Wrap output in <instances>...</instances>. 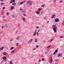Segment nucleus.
Instances as JSON below:
<instances>
[{"label": "nucleus", "instance_id": "42", "mask_svg": "<svg viewBox=\"0 0 64 64\" xmlns=\"http://www.w3.org/2000/svg\"><path fill=\"white\" fill-rule=\"evenodd\" d=\"M0 1H3L4 0H0Z\"/></svg>", "mask_w": 64, "mask_h": 64}, {"label": "nucleus", "instance_id": "20", "mask_svg": "<svg viewBox=\"0 0 64 64\" xmlns=\"http://www.w3.org/2000/svg\"><path fill=\"white\" fill-rule=\"evenodd\" d=\"M3 54L4 55H5L6 54V53L5 52H4V53H3Z\"/></svg>", "mask_w": 64, "mask_h": 64}, {"label": "nucleus", "instance_id": "53", "mask_svg": "<svg viewBox=\"0 0 64 64\" xmlns=\"http://www.w3.org/2000/svg\"><path fill=\"white\" fill-rule=\"evenodd\" d=\"M55 61H57V60H55Z\"/></svg>", "mask_w": 64, "mask_h": 64}, {"label": "nucleus", "instance_id": "45", "mask_svg": "<svg viewBox=\"0 0 64 64\" xmlns=\"http://www.w3.org/2000/svg\"><path fill=\"white\" fill-rule=\"evenodd\" d=\"M48 46V48H50V46Z\"/></svg>", "mask_w": 64, "mask_h": 64}, {"label": "nucleus", "instance_id": "48", "mask_svg": "<svg viewBox=\"0 0 64 64\" xmlns=\"http://www.w3.org/2000/svg\"><path fill=\"white\" fill-rule=\"evenodd\" d=\"M39 31H40V30H38V32H39Z\"/></svg>", "mask_w": 64, "mask_h": 64}, {"label": "nucleus", "instance_id": "19", "mask_svg": "<svg viewBox=\"0 0 64 64\" xmlns=\"http://www.w3.org/2000/svg\"><path fill=\"white\" fill-rule=\"evenodd\" d=\"M13 49H14V48H13V47H12V48H11L10 49L11 50H13Z\"/></svg>", "mask_w": 64, "mask_h": 64}, {"label": "nucleus", "instance_id": "28", "mask_svg": "<svg viewBox=\"0 0 64 64\" xmlns=\"http://www.w3.org/2000/svg\"><path fill=\"white\" fill-rule=\"evenodd\" d=\"M50 61H52V58H51L50 59Z\"/></svg>", "mask_w": 64, "mask_h": 64}, {"label": "nucleus", "instance_id": "32", "mask_svg": "<svg viewBox=\"0 0 64 64\" xmlns=\"http://www.w3.org/2000/svg\"><path fill=\"white\" fill-rule=\"evenodd\" d=\"M45 6V5L44 4V5H42V7H44V6Z\"/></svg>", "mask_w": 64, "mask_h": 64}, {"label": "nucleus", "instance_id": "46", "mask_svg": "<svg viewBox=\"0 0 64 64\" xmlns=\"http://www.w3.org/2000/svg\"><path fill=\"white\" fill-rule=\"evenodd\" d=\"M45 54H47V52H45Z\"/></svg>", "mask_w": 64, "mask_h": 64}, {"label": "nucleus", "instance_id": "35", "mask_svg": "<svg viewBox=\"0 0 64 64\" xmlns=\"http://www.w3.org/2000/svg\"><path fill=\"white\" fill-rule=\"evenodd\" d=\"M36 33H37V35H39V33L38 32H37Z\"/></svg>", "mask_w": 64, "mask_h": 64}, {"label": "nucleus", "instance_id": "21", "mask_svg": "<svg viewBox=\"0 0 64 64\" xmlns=\"http://www.w3.org/2000/svg\"><path fill=\"white\" fill-rule=\"evenodd\" d=\"M19 36L18 37L16 38V39L17 40H18L19 39Z\"/></svg>", "mask_w": 64, "mask_h": 64}, {"label": "nucleus", "instance_id": "49", "mask_svg": "<svg viewBox=\"0 0 64 64\" xmlns=\"http://www.w3.org/2000/svg\"><path fill=\"white\" fill-rule=\"evenodd\" d=\"M7 64V62H5V64Z\"/></svg>", "mask_w": 64, "mask_h": 64}, {"label": "nucleus", "instance_id": "57", "mask_svg": "<svg viewBox=\"0 0 64 64\" xmlns=\"http://www.w3.org/2000/svg\"><path fill=\"white\" fill-rule=\"evenodd\" d=\"M63 59H64V57L63 58Z\"/></svg>", "mask_w": 64, "mask_h": 64}, {"label": "nucleus", "instance_id": "44", "mask_svg": "<svg viewBox=\"0 0 64 64\" xmlns=\"http://www.w3.org/2000/svg\"><path fill=\"white\" fill-rule=\"evenodd\" d=\"M15 17V16H12V17Z\"/></svg>", "mask_w": 64, "mask_h": 64}, {"label": "nucleus", "instance_id": "7", "mask_svg": "<svg viewBox=\"0 0 64 64\" xmlns=\"http://www.w3.org/2000/svg\"><path fill=\"white\" fill-rule=\"evenodd\" d=\"M2 58L4 60H6V59H7V58L5 56H3L2 57Z\"/></svg>", "mask_w": 64, "mask_h": 64}, {"label": "nucleus", "instance_id": "11", "mask_svg": "<svg viewBox=\"0 0 64 64\" xmlns=\"http://www.w3.org/2000/svg\"><path fill=\"white\" fill-rule=\"evenodd\" d=\"M55 14H54L53 15H52V18H54V17H55Z\"/></svg>", "mask_w": 64, "mask_h": 64}, {"label": "nucleus", "instance_id": "15", "mask_svg": "<svg viewBox=\"0 0 64 64\" xmlns=\"http://www.w3.org/2000/svg\"><path fill=\"white\" fill-rule=\"evenodd\" d=\"M14 9V6H12L11 8V9L12 10Z\"/></svg>", "mask_w": 64, "mask_h": 64}, {"label": "nucleus", "instance_id": "30", "mask_svg": "<svg viewBox=\"0 0 64 64\" xmlns=\"http://www.w3.org/2000/svg\"><path fill=\"white\" fill-rule=\"evenodd\" d=\"M36 29H38L39 28V26H37L36 28Z\"/></svg>", "mask_w": 64, "mask_h": 64}, {"label": "nucleus", "instance_id": "23", "mask_svg": "<svg viewBox=\"0 0 64 64\" xmlns=\"http://www.w3.org/2000/svg\"><path fill=\"white\" fill-rule=\"evenodd\" d=\"M35 42H37V39H35Z\"/></svg>", "mask_w": 64, "mask_h": 64}, {"label": "nucleus", "instance_id": "4", "mask_svg": "<svg viewBox=\"0 0 64 64\" xmlns=\"http://www.w3.org/2000/svg\"><path fill=\"white\" fill-rule=\"evenodd\" d=\"M15 1V0H12L10 2V3H12L14 2Z\"/></svg>", "mask_w": 64, "mask_h": 64}, {"label": "nucleus", "instance_id": "16", "mask_svg": "<svg viewBox=\"0 0 64 64\" xmlns=\"http://www.w3.org/2000/svg\"><path fill=\"white\" fill-rule=\"evenodd\" d=\"M36 32H34V36H35V35H36Z\"/></svg>", "mask_w": 64, "mask_h": 64}, {"label": "nucleus", "instance_id": "52", "mask_svg": "<svg viewBox=\"0 0 64 64\" xmlns=\"http://www.w3.org/2000/svg\"><path fill=\"white\" fill-rule=\"evenodd\" d=\"M3 18H5V16H3Z\"/></svg>", "mask_w": 64, "mask_h": 64}, {"label": "nucleus", "instance_id": "25", "mask_svg": "<svg viewBox=\"0 0 64 64\" xmlns=\"http://www.w3.org/2000/svg\"><path fill=\"white\" fill-rule=\"evenodd\" d=\"M60 38H64V37L63 36H60Z\"/></svg>", "mask_w": 64, "mask_h": 64}, {"label": "nucleus", "instance_id": "58", "mask_svg": "<svg viewBox=\"0 0 64 64\" xmlns=\"http://www.w3.org/2000/svg\"><path fill=\"white\" fill-rule=\"evenodd\" d=\"M35 31H37V30H35Z\"/></svg>", "mask_w": 64, "mask_h": 64}, {"label": "nucleus", "instance_id": "37", "mask_svg": "<svg viewBox=\"0 0 64 64\" xmlns=\"http://www.w3.org/2000/svg\"><path fill=\"white\" fill-rule=\"evenodd\" d=\"M36 49L35 48H32L33 50H36Z\"/></svg>", "mask_w": 64, "mask_h": 64}, {"label": "nucleus", "instance_id": "47", "mask_svg": "<svg viewBox=\"0 0 64 64\" xmlns=\"http://www.w3.org/2000/svg\"><path fill=\"white\" fill-rule=\"evenodd\" d=\"M39 61H41V60L39 59Z\"/></svg>", "mask_w": 64, "mask_h": 64}, {"label": "nucleus", "instance_id": "39", "mask_svg": "<svg viewBox=\"0 0 64 64\" xmlns=\"http://www.w3.org/2000/svg\"><path fill=\"white\" fill-rule=\"evenodd\" d=\"M36 48H38V46H36Z\"/></svg>", "mask_w": 64, "mask_h": 64}, {"label": "nucleus", "instance_id": "55", "mask_svg": "<svg viewBox=\"0 0 64 64\" xmlns=\"http://www.w3.org/2000/svg\"><path fill=\"white\" fill-rule=\"evenodd\" d=\"M49 23V22L48 21V22H47V23Z\"/></svg>", "mask_w": 64, "mask_h": 64}, {"label": "nucleus", "instance_id": "24", "mask_svg": "<svg viewBox=\"0 0 64 64\" xmlns=\"http://www.w3.org/2000/svg\"><path fill=\"white\" fill-rule=\"evenodd\" d=\"M9 12H8L6 13V15L8 16V15H9Z\"/></svg>", "mask_w": 64, "mask_h": 64}, {"label": "nucleus", "instance_id": "59", "mask_svg": "<svg viewBox=\"0 0 64 64\" xmlns=\"http://www.w3.org/2000/svg\"><path fill=\"white\" fill-rule=\"evenodd\" d=\"M55 0V1H56V0Z\"/></svg>", "mask_w": 64, "mask_h": 64}, {"label": "nucleus", "instance_id": "27", "mask_svg": "<svg viewBox=\"0 0 64 64\" xmlns=\"http://www.w3.org/2000/svg\"><path fill=\"white\" fill-rule=\"evenodd\" d=\"M49 62L50 63H52V60H50Z\"/></svg>", "mask_w": 64, "mask_h": 64}, {"label": "nucleus", "instance_id": "60", "mask_svg": "<svg viewBox=\"0 0 64 64\" xmlns=\"http://www.w3.org/2000/svg\"><path fill=\"white\" fill-rule=\"evenodd\" d=\"M50 42H51V41H50Z\"/></svg>", "mask_w": 64, "mask_h": 64}, {"label": "nucleus", "instance_id": "2", "mask_svg": "<svg viewBox=\"0 0 64 64\" xmlns=\"http://www.w3.org/2000/svg\"><path fill=\"white\" fill-rule=\"evenodd\" d=\"M26 3H29L30 5H31L32 2L30 1H28Z\"/></svg>", "mask_w": 64, "mask_h": 64}, {"label": "nucleus", "instance_id": "38", "mask_svg": "<svg viewBox=\"0 0 64 64\" xmlns=\"http://www.w3.org/2000/svg\"><path fill=\"white\" fill-rule=\"evenodd\" d=\"M42 61H44V58L42 59Z\"/></svg>", "mask_w": 64, "mask_h": 64}, {"label": "nucleus", "instance_id": "34", "mask_svg": "<svg viewBox=\"0 0 64 64\" xmlns=\"http://www.w3.org/2000/svg\"><path fill=\"white\" fill-rule=\"evenodd\" d=\"M41 10V8H39L38 9V10H39V11H40V10Z\"/></svg>", "mask_w": 64, "mask_h": 64}, {"label": "nucleus", "instance_id": "54", "mask_svg": "<svg viewBox=\"0 0 64 64\" xmlns=\"http://www.w3.org/2000/svg\"><path fill=\"white\" fill-rule=\"evenodd\" d=\"M53 40V39H52V40H51V41H52V40Z\"/></svg>", "mask_w": 64, "mask_h": 64}, {"label": "nucleus", "instance_id": "22", "mask_svg": "<svg viewBox=\"0 0 64 64\" xmlns=\"http://www.w3.org/2000/svg\"><path fill=\"white\" fill-rule=\"evenodd\" d=\"M4 5V3H2L0 4L2 6V5Z\"/></svg>", "mask_w": 64, "mask_h": 64}, {"label": "nucleus", "instance_id": "12", "mask_svg": "<svg viewBox=\"0 0 64 64\" xmlns=\"http://www.w3.org/2000/svg\"><path fill=\"white\" fill-rule=\"evenodd\" d=\"M36 13L37 14H40V12L39 11H37L36 12Z\"/></svg>", "mask_w": 64, "mask_h": 64}, {"label": "nucleus", "instance_id": "10", "mask_svg": "<svg viewBox=\"0 0 64 64\" xmlns=\"http://www.w3.org/2000/svg\"><path fill=\"white\" fill-rule=\"evenodd\" d=\"M16 2H14V3L12 4V5H13L14 6H15L16 5Z\"/></svg>", "mask_w": 64, "mask_h": 64}, {"label": "nucleus", "instance_id": "6", "mask_svg": "<svg viewBox=\"0 0 64 64\" xmlns=\"http://www.w3.org/2000/svg\"><path fill=\"white\" fill-rule=\"evenodd\" d=\"M25 1H24L21 2H20V4L22 5V4H23L24 3H25Z\"/></svg>", "mask_w": 64, "mask_h": 64}, {"label": "nucleus", "instance_id": "14", "mask_svg": "<svg viewBox=\"0 0 64 64\" xmlns=\"http://www.w3.org/2000/svg\"><path fill=\"white\" fill-rule=\"evenodd\" d=\"M14 52H15V51L14 50H13V51H12L10 52V54H12V53H14Z\"/></svg>", "mask_w": 64, "mask_h": 64}, {"label": "nucleus", "instance_id": "51", "mask_svg": "<svg viewBox=\"0 0 64 64\" xmlns=\"http://www.w3.org/2000/svg\"><path fill=\"white\" fill-rule=\"evenodd\" d=\"M49 48L48 47V46H47V47H46V48Z\"/></svg>", "mask_w": 64, "mask_h": 64}, {"label": "nucleus", "instance_id": "56", "mask_svg": "<svg viewBox=\"0 0 64 64\" xmlns=\"http://www.w3.org/2000/svg\"><path fill=\"white\" fill-rule=\"evenodd\" d=\"M46 18H44V19H46Z\"/></svg>", "mask_w": 64, "mask_h": 64}, {"label": "nucleus", "instance_id": "26", "mask_svg": "<svg viewBox=\"0 0 64 64\" xmlns=\"http://www.w3.org/2000/svg\"><path fill=\"white\" fill-rule=\"evenodd\" d=\"M23 21H25V18H23Z\"/></svg>", "mask_w": 64, "mask_h": 64}, {"label": "nucleus", "instance_id": "1", "mask_svg": "<svg viewBox=\"0 0 64 64\" xmlns=\"http://www.w3.org/2000/svg\"><path fill=\"white\" fill-rule=\"evenodd\" d=\"M52 28L54 32H56L57 31L56 29L57 28L56 27V24L52 25Z\"/></svg>", "mask_w": 64, "mask_h": 64}, {"label": "nucleus", "instance_id": "13", "mask_svg": "<svg viewBox=\"0 0 64 64\" xmlns=\"http://www.w3.org/2000/svg\"><path fill=\"white\" fill-rule=\"evenodd\" d=\"M33 40V39H31L29 41V43H30V42H31Z\"/></svg>", "mask_w": 64, "mask_h": 64}, {"label": "nucleus", "instance_id": "5", "mask_svg": "<svg viewBox=\"0 0 64 64\" xmlns=\"http://www.w3.org/2000/svg\"><path fill=\"white\" fill-rule=\"evenodd\" d=\"M4 48V47L2 46L1 48H0V51H2L3 50V48Z\"/></svg>", "mask_w": 64, "mask_h": 64}, {"label": "nucleus", "instance_id": "3", "mask_svg": "<svg viewBox=\"0 0 64 64\" xmlns=\"http://www.w3.org/2000/svg\"><path fill=\"white\" fill-rule=\"evenodd\" d=\"M55 22H59V20L58 18H56L55 20Z\"/></svg>", "mask_w": 64, "mask_h": 64}, {"label": "nucleus", "instance_id": "50", "mask_svg": "<svg viewBox=\"0 0 64 64\" xmlns=\"http://www.w3.org/2000/svg\"><path fill=\"white\" fill-rule=\"evenodd\" d=\"M18 32L17 31V32H16V33H18Z\"/></svg>", "mask_w": 64, "mask_h": 64}, {"label": "nucleus", "instance_id": "8", "mask_svg": "<svg viewBox=\"0 0 64 64\" xmlns=\"http://www.w3.org/2000/svg\"><path fill=\"white\" fill-rule=\"evenodd\" d=\"M62 54H59L58 56L57 57H60V56H62Z\"/></svg>", "mask_w": 64, "mask_h": 64}, {"label": "nucleus", "instance_id": "9", "mask_svg": "<svg viewBox=\"0 0 64 64\" xmlns=\"http://www.w3.org/2000/svg\"><path fill=\"white\" fill-rule=\"evenodd\" d=\"M57 52H58V50H57L56 49L55 50V52L53 54L54 55V54H56V53H57Z\"/></svg>", "mask_w": 64, "mask_h": 64}, {"label": "nucleus", "instance_id": "36", "mask_svg": "<svg viewBox=\"0 0 64 64\" xmlns=\"http://www.w3.org/2000/svg\"><path fill=\"white\" fill-rule=\"evenodd\" d=\"M7 26H8V25H7V24H6L5 25V27H7Z\"/></svg>", "mask_w": 64, "mask_h": 64}, {"label": "nucleus", "instance_id": "43", "mask_svg": "<svg viewBox=\"0 0 64 64\" xmlns=\"http://www.w3.org/2000/svg\"><path fill=\"white\" fill-rule=\"evenodd\" d=\"M12 40V39H11L10 40V41H11Z\"/></svg>", "mask_w": 64, "mask_h": 64}, {"label": "nucleus", "instance_id": "18", "mask_svg": "<svg viewBox=\"0 0 64 64\" xmlns=\"http://www.w3.org/2000/svg\"><path fill=\"white\" fill-rule=\"evenodd\" d=\"M18 45H19V43H17L16 44V46H18Z\"/></svg>", "mask_w": 64, "mask_h": 64}, {"label": "nucleus", "instance_id": "17", "mask_svg": "<svg viewBox=\"0 0 64 64\" xmlns=\"http://www.w3.org/2000/svg\"><path fill=\"white\" fill-rule=\"evenodd\" d=\"M10 64H13V63H12V61H10Z\"/></svg>", "mask_w": 64, "mask_h": 64}, {"label": "nucleus", "instance_id": "29", "mask_svg": "<svg viewBox=\"0 0 64 64\" xmlns=\"http://www.w3.org/2000/svg\"><path fill=\"white\" fill-rule=\"evenodd\" d=\"M23 15L24 16H26V14H23Z\"/></svg>", "mask_w": 64, "mask_h": 64}, {"label": "nucleus", "instance_id": "31", "mask_svg": "<svg viewBox=\"0 0 64 64\" xmlns=\"http://www.w3.org/2000/svg\"><path fill=\"white\" fill-rule=\"evenodd\" d=\"M5 7H3L2 8V10H4V9H5Z\"/></svg>", "mask_w": 64, "mask_h": 64}, {"label": "nucleus", "instance_id": "33", "mask_svg": "<svg viewBox=\"0 0 64 64\" xmlns=\"http://www.w3.org/2000/svg\"><path fill=\"white\" fill-rule=\"evenodd\" d=\"M62 2H63V1H59V2L60 3H62Z\"/></svg>", "mask_w": 64, "mask_h": 64}, {"label": "nucleus", "instance_id": "41", "mask_svg": "<svg viewBox=\"0 0 64 64\" xmlns=\"http://www.w3.org/2000/svg\"><path fill=\"white\" fill-rule=\"evenodd\" d=\"M3 28H4L3 26H2V29H3Z\"/></svg>", "mask_w": 64, "mask_h": 64}, {"label": "nucleus", "instance_id": "40", "mask_svg": "<svg viewBox=\"0 0 64 64\" xmlns=\"http://www.w3.org/2000/svg\"><path fill=\"white\" fill-rule=\"evenodd\" d=\"M20 11H22V9H21V8H20Z\"/></svg>", "mask_w": 64, "mask_h": 64}]
</instances>
